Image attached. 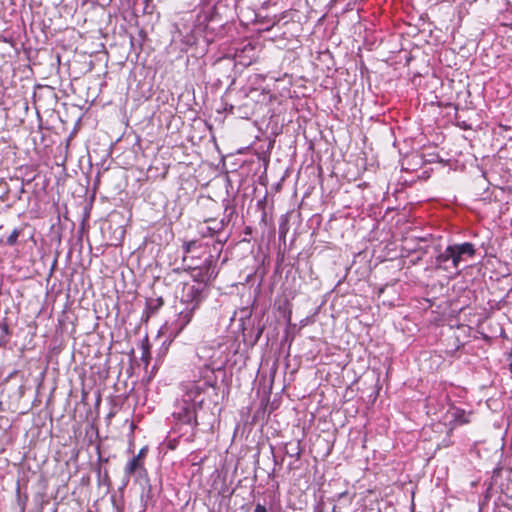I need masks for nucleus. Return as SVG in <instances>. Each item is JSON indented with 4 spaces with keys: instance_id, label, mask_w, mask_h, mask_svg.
Segmentation results:
<instances>
[{
    "instance_id": "nucleus-18",
    "label": "nucleus",
    "mask_w": 512,
    "mask_h": 512,
    "mask_svg": "<svg viewBox=\"0 0 512 512\" xmlns=\"http://www.w3.org/2000/svg\"><path fill=\"white\" fill-rule=\"evenodd\" d=\"M295 455L299 458L300 457V451L298 450Z\"/></svg>"
},
{
    "instance_id": "nucleus-8",
    "label": "nucleus",
    "mask_w": 512,
    "mask_h": 512,
    "mask_svg": "<svg viewBox=\"0 0 512 512\" xmlns=\"http://www.w3.org/2000/svg\"><path fill=\"white\" fill-rule=\"evenodd\" d=\"M452 248L451 246H448L442 253H440L436 257V265L440 268H443L445 270H448L450 266L448 263L450 262L452 264Z\"/></svg>"
},
{
    "instance_id": "nucleus-1",
    "label": "nucleus",
    "mask_w": 512,
    "mask_h": 512,
    "mask_svg": "<svg viewBox=\"0 0 512 512\" xmlns=\"http://www.w3.org/2000/svg\"><path fill=\"white\" fill-rule=\"evenodd\" d=\"M210 381H205L202 384L196 381H191L183 385L182 398L185 402H189L191 405L200 409L204 403L203 393L211 387Z\"/></svg>"
},
{
    "instance_id": "nucleus-2",
    "label": "nucleus",
    "mask_w": 512,
    "mask_h": 512,
    "mask_svg": "<svg viewBox=\"0 0 512 512\" xmlns=\"http://www.w3.org/2000/svg\"><path fill=\"white\" fill-rule=\"evenodd\" d=\"M197 410L198 409L189 402H185V400L180 399L175 404L173 416L185 424L196 426L198 424L196 416Z\"/></svg>"
},
{
    "instance_id": "nucleus-10",
    "label": "nucleus",
    "mask_w": 512,
    "mask_h": 512,
    "mask_svg": "<svg viewBox=\"0 0 512 512\" xmlns=\"http://www.w3.org/2000/svg\"><path fill=\"white\" fill-rule=\"evenodd\" d=\"M454 246L459 250V252L463 256L467 255L469 257H472L475 254V248H474V245L472 243L465 242V243H462V244H459V245H454Z\"/></svg>"
},
{
    "instance_id": "nucleus-6",
    "label": "nucleus",
    "mask_w": 512,
    "mask_h": 512,
    "mask_svg": "<svg viewBox=\"0 0 512 512\" xmlns=\"http://www.w3.org/2000/svg\"><path fill=\"white\" fill-rule=\"evenodd\" d=\"M207 225L200 229V233L203 237H213L220 233L224 229V221L208 220Z\"/></svg>"
},
{
    "instance_id": "nucleus-11",
    "label": "nucleus",
    "mask_w": 512,
    "mask_h": 512,
    "mask_svg": "<svg viewBox=\"0 0 512 512\" xmlns=\"http://www.w3.org/2000/svg\"><path fill=\"white\" fill-rule=\"evenodd\" d=\"M163 305V300L162 298H157V299H150L148 302H147V311L150 313V314H154L157 312V310Z\"/></svg>"
},
{
    "instance_id": "nucleus-9",
    "label": "nucleus",
    "mask_w": 512,
    "mask_h": 512,
    "mask_svg": "<svg viewBox=\"0 0 512 512\" xmlns=\"http://www.w3.org/2000/svg\"><path fill=\"white\" fill-rule=\"evenodd\" d=\"M452 416L453 421L458 425L468 424L470 422V413H466L464 410L455 409Z\"/></svg>"
},
{
    "instance_id": "nucleus-7",
    "label": "nucleus",
    "mask_w": 512,
    "mask_h": 512,
    "mask_svg": "<svg viewBox=\"0 0 512 512\" xmlns=\"http://www.w3.org/2000/svg\"><path fill=\"white\" fill-rule=\"evenodd\" d=\"M144 470V463L142 460L133 457L125 467V482L124 485H127L129 481V477L135 474L138 471Z\"/></svg>"
},
{
    "instance_id": "nucleus-16",
    "label": "nucleus",
    "mask_w": 512,
    "mask_h": 512,
    "mask_svg": "<svg viewBox=\"0 0 512 512\" xmlns=\"http://www.w3.org/2000/svg\"><path fill=\"white\" fill-rule=\"evenodd\" d=\"M145 454H146V448H142L139 453L134 456L135 458H138L139 460H142L143 461V458L145 457Z\"/></svg>"
},
{
    "instance_id": "nucleus-12",
    "label": "nucleus",
    "mask_w": 512,
    "mask_h": 512,
    "mask_svg": "<svg viewBox=\"0 0 512 512\" xmlns=\"http://www.w3.org/2000/svg\"><path fill=\"white\" fill-rule=\"evenodd\" d=\"M452 248V268L457 269L460 262L463 261L464 256L459 252V250L454 246L451 245Z\"/></svg>"
},
{
    "instance_id": "nucleus-3",
    "label": "nucleus",
    "mask_w": 512,
    "mask_h": 512,
    "mask_svg": "<svg viewBox=\"0 0 512 512\" xmlns=\"http://www.w3.org/2000/svg\"><path fill=\"white\" fill-rule=\"evenodd\" d=\"M201 292L202 288L200 287V284L186 283L182 289L181 302L186 306H193L194 304H197L198 308L201 302Z\"/></svg>"
},
{
    "instance_id": "nucleus-14",
    "label": "nucleus",
    "mask_w": 512,
    "mask_h": 512,
    "mask_svg": "<svg viewBox=\"0 0 512 512\" xmlns=\"http://www.w3.org/2000/svg\"><path fill=\"white\" fill-rule=\"evenodd\" d=\"M2 334L0 335V347L4 346L7 343V337H8V326L7 324L3 323L1 324Z\"/></svg>"
},
{
    "instance_id": "nucleus-5",
    "label": "nucleus",
    "mask_w": 512,
    "mask_h": 512,
    "mask_svg": "<svg viewBox=\"0 0 512 512\" xmlns=\"http://www.w3.org/2000/svg\"><path fill=\"white\" fill-rule=\"evenodd\" d=\"M212 269V260H206L203 267H195L192 269V277L198 284L206 283L210 280L213 270Z\"/></svg>"
},
{
    "instance_id": "nucleus-13",
    "label": "nucleus",
    "mask_w": 512,
    "mask_h": 512,
    "mask_svg": "<svg viewBox=\"0 0 512 512\" xmlns=\"http://www.w3.org/2000/svg\"><path fill=\"white\" fill-rule=\"evenodd\" d=\"M20 235V230L19 229H14L10 235L7 237L6 239V244L9 245V246H14L17 241H18V237Z\"/></svg>"
},
{
    "instance_id": "nucleus-4",
    "label": "nucleus",
    "mask_w": 512,
    "mask_h": 512,
    "mask_svg": "<svg viewBox=\"0 0 512 512\" xmlns=\"http://www.w3.org/2000/svg\"><path fill=\"white\" fill-rule=\"evenodd\" d=\"M197 304L193 306H185L179 311L176 320L171 324V329L176 334L180 333L192 320Z\"/></svg>"
},
{
    "instance_id": "nucleus-17",
    "label": "nucleus",
    "mask_w": 512,
    "mask_h": 512,
    "mask_svg": "<svg viewBox=\"0 0 512 512\" xmlns=\"http://www.w3.org/2000/svg\"><path fill=\"white\" fill-rule=\"evenodd\" d=\"M254 512H268V511L264 505L257 504L255 506Z\"/></svg>"
},
{
    "instance_id": "nucleus-15",
    "label": "nucleus",
    "mask_w": 512,
    "mask_h": 512,
    "mask_svg": "<svg viewBox=\"0 0 512 512\" xmlns=\"http://www.w3.org/2000/svg\"><path fill=\"white\" fill-rule=\"evenodd\" d=\"M195 245H196V241H190V242L184 243V245H183L184 252L189 253Z\"/></svg>"
}]
</instances>
